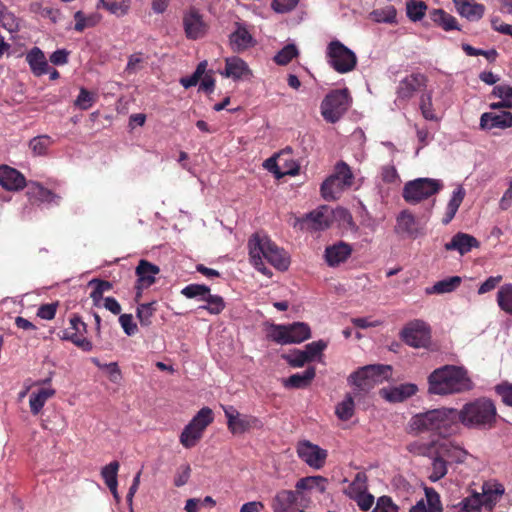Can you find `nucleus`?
Masks as SVG:
<instances>
[{
	"label": "nucleus",
	"instance_id": "nucleus-55",
	"mask_svg": "<svg viewBox=\"0 0 512 512\" xmlns=\"http://www.w3.org/2000/svg\"><path fill=\"white\" fill-rule=\"evenodd\" d=\"M75 26L74 29L78 32H82L87 27H92L97 23L95 16H85L82 11H77L74 14Z\"/></svg>",
	"mask_w": 512,
	"mask_h": 512
},
{
	"label": "nucleus",
	"instance_id": "nucleus-7",
	"mask_svg": "<svg viewBox=\"0 0 512 512\" xmlns=\"http://www.w3.org/2000/svg\"><path fill=\"white\" fill-rule=\"evenodd\" d=\"M350 96L347 89L330 92L321 103V114L330 123L337 122L350 107Z\"/></svg>",
	"mask_w": 512,
	"mask_h": 512
},
{
	"label": "nucleus",
	"instance_id": "nucleus-57",
	"mask_svg": "<svg viewBox=\"0 0 512 512\" xmlns=\"http://www.w3.org/2000/svg\"><path fill=\"white\" fill-rule=\"evenodd\" d=\"M425 496L428 504V512H442L440 496L433 488H425Z\"/></svg>",
	"mask_w": 512,
	"mask_h": 512
},
{
	"label": "nucleus",
	"instance_id": "nucleus-37",
	"mask_svg": "<svg viewBox=\"0 0 512 512\" xmlns=\"http://www.w3.org/2000/svg\"><path fill=\"white\" fill-rule=\"evenodd\" d=\"M461 277L452 276L436 282L431 288L427 289V293L444 294L454 291L461 284Z\"/></svg>",
	"mask_w": 512,
	"mask_h": 512
},
{
	"label": "nucleus",
	"instance_id": "nucleus-18",
	"mask_svg": "<svg viewBox=\"0 0 512 512\" xmlns=\"http://www.w3.org/2000/svg\"><path fill=\"white\" fill-rule=\"evenodd\" d=\"M332 221V209L322 206L319 209L310 212L303 219V224L314 231H320L328 228Z\"/></svg>",
	"mask_w": 512,
	"mask_h": 512
},
{
	"label": "nucleus",
	"instance_id": "nucleus-46",
	"mask_svg": "<svg viewBox=\"0 0 512 512\" xmlns=\"http://www.w3.org/2000/svg\"><path fill=\"white\" fill-rule=\"evenodd\" d=\"M367 489V475L364 472H358L355 475L352 483L347 488L346 493L350 498H352L366 492Z\"/></svg>",
	"mask_w": 512,
	"mask_h": 512
},
{
	"label": "nucleus",
	"instance_id": "nucleus-23",
	"mask_svg": "<svg viewBox=\"0 0 512 512\" xmlns=\"http://www.w3.org/2000/svg\"><path fill=\"white\" fill-rule=\"evenodd\" d=\"M479 246L478 240L469 234L458 232L455 234L450 242L445 244V249L447 251H457L461 255H464L472 250V248H476Z\"/></svg>",
	"mask_w": 512,
	"mask_h": 512
},
{
	"label": "nucleus",
	"instance_id": "nucleus-58",
	"mask_svg": "<svg viewBox=\"0 0 512 512\" xmlns=\"http://www.w3.org/2000/svg\"><path fill=\"white\" fill-rule=\"evenodd\" d=\"M284 358L292 367H302L310 361L304 350H294L290 354L285 355Z\"/></svg>",
	"mask_w": 512,
	"mask_h": 512
},
{
	"label": "nucleus",
	"instance_id": "nucleus-48",
	"mask_svg": "<svg viewBox=\"0 0 512 512\" xmlns=\"http://www.w3.org/2000/svg\"><path fill=\"white\" fill-rule=\"evenodd\" d=\"M118 470L119 463L117 461H113L102 468L101 476L103 477L105 484L107 485L108 488H114V486L118 485Z\"/></svg>",
	"mask_w": 512,
	"mask_h": 512
},
{
	"label": "nucleus",
	"instance_id": "nucleus-51",
	"mask_svg": "<svg viewBox=\"0 0 512 512\" xmlns=\"http://www.w3.org/2000/svg\"><path fill=\"white\" fill-rule=\"evenodd\" d=\"M420 110L426 120L437 121L438 117L432 108V94L430 92L423 93L420 97Z\"/></svg>",
	"mask_w": 512,
	"mask_h": 512
},
{
	"label": "nucleus",
	"instance_id": "nucleus-52",
	"mask_svg": "<svg viewBox=\"0 0 512 512\" xmlns=\"http://www.w3.org/2000/svg\"><path fill=\"white\" fill-rule=\"evenodd\" d=\"M332 176L337 177V180L347 188L352 185L353 174L345 162H340L336 165L335 173Z\"/></svg>",
	"mask_w": 512,
	"mask_h": 512
},
{
	"label": "nucleus",
	"instance_id": "nucleus-26",
	"mask_svg": "<svg viewBox=\"0 0 512 512\" xmlns=\"http://www.w3.org/2000/svg\"><path fill=\"white\" fill-rule=\"evenodd\" d=\"M222 74L228 78L239 80L251 76V70L244 60L234 56L225 60V71Z\"/></svg>",
	"mask_w": 512,
	"mask_h": 512
},
{
	"label": "nucleus",
	"instance_id": "nucleus-6",
	"mask_svg": "<svg viewBox=\"0 0 512 512\" xmlns=\"http://www.w3.org/2000/svg\"><path fill=\"white\" fill-rule=\"evenodd\" d=\"M392 368L389 365L373 364L359 368L352 373L348 382L362 390L369 389L391 376Z\"/></svg>",
	"mask_w": 512,
	"mask_h": 512
},
{
	"label": "nucleus",
	"instance_id": "nucleus-49",
	"mask_svg": "<svg viewBox=\"0 0 512 512\" xmlns=\"http://www.w3.org/2000/svg\"><path fill=\"white\" fill-rule=\"evenodd\" d=\"M203 301L207 304L200 306L199 309H205L211 314H219L225 307L223 298L218 295H212L210 292Z\"/></svg>",
	"mask_w": 512,
	"mask_h": 512
},
{
	"label": "nucleus",
	"instance_id": "nucleus-45",
	"mask_svg": "<svg viewBox=\"0 0 512 512\" xmlns=\"http://www.w3.org/2000/svg\"><path fill=\"white\" fill-rule=\"evenodd\" d=\"M202 433L199 432L197 429L192 427L191 425L187 424L185 428L183 429L181 435H180V443L185 448H191L194 447L197 442L202 438Z\"/></svg>",
	"mask_w": 512,
	"mask_h": 512
},
{
	"label": "nucleus",
	"instance_id": "nucleus-27",
	"mask_svg": "<svg viewBox=\"0 0 512 512\" xmlns=\"http://www.w3.org/2000/svg\"><path fill=\"white\" fill-rule=\"evenodd\" d=\"M256 44L252 35L243 27H238L230 35V46L234 52H243Z\"/></svg>",
	"mask_w": 512,
	"mask_h": 512
},
{
	"label": "nucleus",
	"instance_id": "nucleus-64",
	"mask_svg": "<svg viewBox=\"0 0 512 512\" xmlns=\"http://www.w3.org/2000/svg\"><path fill=\"white\" fill-rule=\"evenodd\" d=\"M495 389L502 401L506 405L512 406V384H500L497 385Z\"/></svg>",
	"mask_w": 512,
	"mask_h": 512
},
{
	"label": "nucleus",
	"instance_id": "nucleus-13",
	"mask_svg": "<svg viewBox=\"0 0 512 512\" xmlns=\"http://www.w3.org/2000/svg\"><path fill=\"white\" fill-rule=\"evenodd\" d=\"M224 413L227 418L228 428L233 434H242L252 427H257L259 424L257 418L241 415L233 406L224 407Z\"/></svg>",
	"mask_w": 512,
	"mask_h": 512
},
{
	"label": "nucleus",
	"instance_id": "nucleus-53",
	"mask_svg": "<svg viewBox=\"0 0 512 512\" xmlns=\"http://www.w3.org/2000/svg\"><path fill=\"white\" fill-rule=\"evenodd\" d=\"M298 54V50L294 44H288L280 50L274 57V61L279 65L288 64Z\"/></svg>",
	"mask_w": 512,
	"mask_h": 512
},
{
	"label": "nucleus",
	"instance_id": "nucleus-2",
	"mask_svg": "<svg viewBox=\"0 0 512 512\" xmlns=\"http://www.w3.org/2000/svg\"><path fill=\"white\" fill-rule=\"evenodd\" d=\"M454 415V408L446 407L417 413L409 419L405 430L412 436L429 432L446 436L454 426Z\"/></svg>",
	"mask_w": 512,
	"mask_h": 512
},
{
	"label": "nucleus",
	"instance_id": "nucleus-3",
	"mask_svg": "<svg viewBox=\"0 0 512 512\" xmlns=\"http://www.w3.org/2000/svg\"><path fill=\"white\" fill-rule=\"evenodd\" d=\"M454 412V425L460 422L467 428L479 430L491 429L497 416L496 407L488 398L468 402L460 410L454 408Z\"/></svg>",
	"mask_w": 512,
	"mask_h": 512
},
{
	"label": "nucleus",
	"instance_id": "nucleus-34",
	"mask_svg": "<svg viewBox=\"0 0 512 512\" xmlns=\"http://www.w3.org/2000/svg\"><path fill=\"white\" fill-rule=\"evenodd\" d=\"M431 20L442 27L444 30L449 31L452 29H459L457 26L456 18L442 9H434L429 13Z\"/></svg>",
	"mask_w": 512,
	"mask_h": 512
},
{
	"label": "nucleus",
	"instance_id": "nucleus-38",
	"mask_svg": "<svg viewBox=\"0 0 512 512\" xmlns=\"http://www.w3.org/2000/svg\"><path fill=\"white\" fill-rule=\"evenodd\" d=\"M213 411L209 407H203L188 423L203 434L206 427L213 422Z\"/></svg>",
	"mask_w": 512,
	"mask_h": 512
},
{
	"label": "nucleus",
	"instance_id": "nucleus-20",
	"mask_svg": "<svg viewBox=\"0 0 512 512\" xmlns=\"http://www.w3.org/2000/svg\"><path fill=\"white\" fill-rule=\"evenodd\" d=\"M0 185L9 191H18L25 187V177L9 166L0 167Z\"/></svg>",
	"mask_w": 512,
	"mask_h": 512
},
{
	"label": "nucleus",
	"instance_id": "nucleus-32",
	"mask_svg": "<svg viewBox=\"0 0 512 512\" xmlns=\"http://www.w3.org/2000/svg\"><path fill=\"white\" fill-rule=\"evenodd\" d=\"M346 188L345 185H342V183L337 180V177L331 175L322 183L321 194L327 201L335 200Z\"/></svg>",
	"mask_w": 512,
	"mask_h": 512
},
{
	"label": "nucleus",
	"instance_id": "nucleus-35",
	"mask_svg": "<svg viewBox=\"0 0 512 512\" xmlns=\"http://www.w3.org/2000/svg\"><path fill=\"white\" fill-rule=\"evenodd\" d=\"M100 6L109 13L121 17L128 13L130 0H99Z\"/></svg>",
	"mask_w": 512,
	"mask_h": 512
},
{
	"label": "nucleus",
	"instance_id": "nucleus-36",
	"mask_svg": "<svg viewBox=\"0 0 512 512\" xmlns=\"http://www.w3.org/2000/svg\"><path fill=\"white\" fill-rule=\"evenodd\" d=\"M496 300L499 308L512 316V283L504 284L499 288Z\"/></svg>",
	"mask_w": 512,
	"mask_h": 512
},
{
	"label": "nucleus",
	"instance_id": "nucleus-44",
	"mask_svg": "<svg viewBox=\"0 0 512 512\" xmlns=\"http://www.w3.org/2000/svg\"><path fill=\"white\" fill-rule=\"evenodd\" d=\"M426 10L427 5L425 4L424 1L409 0L406 3L407 16L413 22L421 20L424 17Z\"/></svg>",
	"mask_w": 512,
	"mask_h": 512
},
{
	"label": "nucleus",
	"instance_id": "nucleus-14",
	"mask_svg": "<svg viewBox=\"0 0 512 512\" xmlns=\"http://www.w3.org/2000/svg\"><path fill=\"white\" fill-rule=\"evenodd\" d=\"M298 491L283 490L276 494L272 502L274 512H303Z\"/></svg>",
	"mask_w": 512,
	"mask_h": 512
},
{
	"label": "nucleus",
	"instance_id": "nucleus-9",
	"mask_svg": "<svg viewBox=\"0 0 512 512\" xmlns=\"http://www.w3.org/2000/svg\"><path fill=\"white\" fill-rule=\"evenodd\" d=\"M273 341L285 345L301 343L311 337V330L304 322H295L288 325H274L270 334Z\"/></svg>",
	"mask_w": 512,
	"mask_h": 512
},
{
	"label": "nucleus",
	"instance_id": "nucleus-11",
	"mask_svg": "<svg viewBox=\"0 0 512 512\" xmlns=\"http://www.w3.org/2000/svg\"><path fill=\"white\" fill-rule=\"evenodd\" d=\"M298 457L305 462L309 467L314 469H321L327 458V451L320 446L313 444L308 440H304L297 445Z\"/></svg>",
	"mask_w": 512,
	"mask_h": 512
},
{
	"label": "nucleus",
	"instance_id": "nucleus-8",
	"mask_svg": "<svg viewBox=\"0 0 512 512\" xmlns=\"http://www.w3.org/2000/svg\"><path fill=\"white\" fill-rule=\"evenodd\" d=\"M328 62L338 73H348L356 67L355 53L338 40L330 42L327 48Z\"/></svg>",
	"mask_w": 512,
	"mask_h": 512
},
{
	"label": "nucleus",
	"instance_id": "nucleus-56",
	"mask_svg": "<svg viewBox=\"0 0 512 512\" xmlns=\"http://www.w3.org/2000/svg\"><path fill=\"white\" fill-rule=\"evenodd\" d=\"M36 196L42 202L59 204L61 197L40 184H35Z\"/></svg>",
	"mask_w": 512,
	"mask_h": 512
},
{
	"label": "nucleus",
	"instance_id": "nucleus-17",
	"mask_svg": "<svg viewBox=\"0 0 512 512\" xmlns=\"http://www.w3.org/2000/svg\"><path fill=\"white\" fill-rule=\"evenodd\" d=\"M449 447L447 442L438 445L436 455L432 457L431 473L428 477L430 481L437 482L447 474L448 467L445 457H449Z\"/></svg>",
	"mask_w": 512,
	"mask_h": 512
},
{
	"label": "nucleus",
	"instance_id": "nucleus-25",
	"mask_svg": "<svg viewBox=\"0 0 512 512\" xmlns=\"http://www.w3.org/2000/svg\"><path fill=\"white\" fill-rule=\"evenodd\" d=\"M135 272L139 288H147L155 283V277L160 272V268L147 260H140Z\"/></svg>",
	"mask_w": 512,
	"mask_h": 512
},
{
	"label": "nucleus",
	"instance_id": "nucleus-28",
	"mask_svg": "<svg viewBox=\"0 0 512 512\" xmlns=\"http://www.w3.org/2000/svg\"><path fill=\"white\" fill-rule=\"evenodd\" d=\"M466 195V191L462 185H458L452 192L451 198L446 206L442 223L444 225L449 224L455 217L460 205L462 204Z\"/></svg>",
	"mask_w": 512,
	"mask_h": 512
},
{
	"label": "nucleus",
	"instance_id": "nucleus-15",
	"mask_svg": "<svg viewBox=\"0 0 512 512\" xmlns=\"http://www.w3.org/2000/svg\"><path fill=\"white\" fill-rule=\"evenodd\" d=\"M183 26L188 39L202 38L207 32V26L202 19V15L194 8L184 14Z\"/></svg>",
	"mask_w": 512,
	"mask_h": 512
},
{
	"label": "nucleus",
	"instance_id": "nucleus-30",
	"mask_svg": "<svg viewBox=\"0 0 512 512\" xmlns=\"http://www.w3.org/2000/svg\"><path fill=\"white\" fill-rule=\"evenodd\" d=\"M316 371L314 367L307 368L302 373H296L283 380V384L287 388L300 389L309 386L314 379Z\"/></svg>",
	"mask_w": 512,
	"mask_h": 512
},
{
	"label": "nucleus",
	"instance_id": "nucleus-39",
	"mask_svg": "<svg viewBox=\"0 0 512 512\" xmlns=\"http://www.w3.org/2000/svg\"><path fill=\"white\" fill-rule=\"evenodd\" d=\"M355 411V403L351 394H346L345 398L336 405L335 414L342 421H348L352 418Z\"/></svg>",
	"mask_w": 512,
	"mask_h": 512
},
{
	"label": "nucleus",
	"instance_id": "nucleus-10",
	"mask_svg": "<svg viewBox=\"0 0 512 512\" xmlns=\"http://www.w3.org/2000/svg\"><path fill=\"white\" fill-rule=\"evenodd\" d=\"M401 339L413 348H425L429 345L431 331L423 320H413L407 323L400 333Z\"/></svg>",
	"mask_w": 512,
	"mask_h": 512
},
{
	"label": "nucleus",
	"instance_id": "nucleus-61",
	"mask_svg": "<svg viewBox=\"0 0 512 512\" xmlns=\"http://www.w3.org/2000/svg\"><path fill=\"white\" fill-rule=\"evenodd\" d=\"M144 58L141 53L132 54L129 57L126 72L129 74H134L143 68Z\"/></svg>",
	"mask_w": 512,
	"mask_h": 512
},
{
	"label": "nucleus",
	"instance_id": "nucleus-40",
	"mask_svg": "<svg viewBox=\"0 0 512 512\" xmlns=\"http://www.w3.org/2000/svg\"><path fill=\"white\" fill-rule=\"evenodd\" d=\"M397 11L394 6L388 5L384 8L376 9L370 13V17L377 23H396Z\"/></svg>",
	"mask_w": 512,
	"mask_h": 512
},
{
	"label": "nucleus",
	"instance_id": "nucleus-21",
	"mask_svg": "<svg viewBox=\"0 0 512 512\" xmlns=\"http://www.w3.org/2000/svg\"><path fill=\"white\" fill-rule=\"evenodd\" d=\"M480 127L489 130L493 128H510L512 127V113L508 111L483 113L480 118Z\"/></svg>",
	"mask_w": 512,
	"mask_h": 512
},
{
	"label": "nucleus",
	"instance_id": "nucleus-24",
	"mask_svg": "<svg viewBox=\"0 0 512 512\" xmlns=\"http://www.w3.org/2000/svg\"><path fill=\"white\" fill-rule=\"evenodd\" d=\"M453 3L457 12L470 21H477L484 15V5L476 3L474 0H453Z\"/></svg>",
	"mask_w": 512,
	"mask_h": 512
},
{
	"label": "nucleus",
	"instance_id": "nucleus-54",
	"mask_svg": "<svg viewBox=\"0 0 512 512\" xmlns=\"http://www.w3.org/2000/svg\"><path fill=\"white\" fill-rule=\"evenodd\" d=\"M461 510L464 512H480L482 502L480 493L474 492L471 496L464 498L461 503Z\"/></svg>",
	"mask_w": 512,
	"mask_h": 512
},
{
	"label": "nucleus",
	"instance_id": "nucleus-16",
	"mask_svg": "<svg viewBox=\"0 0 512 512\" xmlns=\"http://www.w3.org/2000/svg\"><path fill=\"white\" fill-rule=\"evenodd\" d=\"M396 232L407 237L417 238L423 234V228L420 227L416 217L409 211L403 210L396 218Z\"/></svg>",
	"mask_w": 512,
	"mask_h": 512
},
{
	"label": "nucleus",
	"instance_id": "nucleus-12",
	"mask_svg": "<svg viewBox=\"0 0 512 512\" xmlns=\"http://www.w3.org/2000/svg\"><path fill=\"white\" fill-rule=\"evenodd\" d=\"M427 79L423 74L415 73L406 76L399 82L397 87V99L400 101L410 100L416 92L425 90Z\"/></svg>",
	"mask_w": 512,
	"mask_h": 512
},
{
	"label": "nucleus",
	"instance_id": "nucleus-22",
	"mask_svg": "<svg viewBox=\"0 0 512 512\" xmlns=\"http://www.w3.org/2000/svg\"><path fill=\"white\" fill-rule=\"evenodd\" d=\"M352 253V248L345 242H338L325 249V260L330 267L338 266L345 262Z\"/></svg>",
	"mask_w": 512,
	"mask_h": 512
},
{
	"label": "nucleus",
	"instance_id": "nucleus-5",
	"mask_svg": "<svg viewBox=\"0 0 512 512\" xmlns=\"http://www.w3.org/2000/svg\"><path fill=\"white\" fill-rule=\"evenodd\" d=\"M443 185L440 180L433 178H417L405 183L402 191L403 199L416 205L437 194Z\"/></svg>",
	"mask_w": 512,
	"mask_h": 512
},
{
	"label": "nucleus",
	"instance_id": "nucleus-41",
	"mask_svg": "<svg viewBox=\"0 0 512 512\" xmlns=\"http://www.w3.org/2000/svg\"><path fill=\"white\" fill-rule=\"evenodd\" d=\"M156 308L155 302L139 304L136 310V316L141 326L149 327L152 324Z\"/></svg>",
	"mask_w": 512,
	"mask_h": 512
},
{
	"label": "nucleus",
	"instance_id": "nucleus-19",
	"mask_svg": "<svg viewBox=\"0 0 512 512\" xmlns=\"http://www.w3.org/2000/svg\"><path fill=\"white\" fill-rule=\"evenodd\" d=\"M418 391V387L412 383L400 384L398 386L382 388L380 395L388 402L400 403L412 397Z\"/></svg>",
	"mask_w": 512,
	"mask_h": 512
},
{
	"label": "nucleus",
	"instance_id": "nucleus-33",
	"mask_svg": "<svg viewBox=\"0 0 512 512\" xmlns=\"http://www.w3.org/2000/svg\"><path fill=\"white\" fill-rule=\"evenodd\" d=\"M55 390L52 388H42L37 392H33L29 398V406L33 415H37L44 407L46 401L53 397Z\"/></svg>",
	"mask_w": 512,
	"mask_h": 512
},
{
	"label": "nucleus",
	"instance_id": "nucleus-62",
	"mask_svg": "<svg viewBox=\"0 0 512 512\" xmlns=\"http://www.w3.org/2000/svg\"><path fill=\"white\" fill-rule=\"evenodd\" d=\"M397 509L390 497L382 496L377 500L373 512H397Z\"/></svg>",
	"mask_w": 512,
	"mask_h": 512
},
{
	"label": "nucleus",
	"instance_id": "nucleus-43",
	"mask_svg": "<svg viewBox=\"0 0 512 512\" xmlns=\"http://www.w3.org/2000/svg\"><path fill=\"white\" fill-rule=\"evenodd\" d=\"M318 488L320 492H324L326 489V479L321 476H310L300 479L296 484V489L299 490H309L313 488Z\"/></svg>",
	"mask_w": 512,
	"mask_h": 512
},
{
	"label": "nucleus",
	"instance_id": "nucleus-59",
	"mask_svg": "<svg viewBox=\"0 0 512 512\" xmlns=\"http://www.w3.org/2000/svg\"><path fill=\"white\" fill-rule=\"evenodd\" d=\"M94 103L93 95L86 89L81 88L80 93L75 100V105L82 110L91 108Z\"/></svg>",
	"mask_w": 512,
	"mask_h": 512
},
{
	"label": "nucleus",
	"instance_id": "nucleus-31",
	"mask_svg": "<svg viewBox=\"0 0 512 512\" xmlns=\"http://www.w3.org/2000/svg\"><path fill=\"white\" fill-rule=\"evenodd\" d=\"M26 60L36 76H41L48 72V63L44 53L37 47H34L26 56Z\"/></svg>",
	"mask_w": 512,
	"mask_h": 512
},
{
	"label": "nucleus",
	"instance_id": "nucleus-50",
	"mask_svg": "<svg viewBox=\"0 0 512 512\" xmlns=\"http://www.w3.org/2000/svg\"><path fill=\"white\" fill-rule=\"evenodd\" d=\"M209 292L210 288L201 284H190L184 287L181 291V293L187 298H199L200 300H204Z\"/></svg>",
	"mask_w": 512,
	"mask_h": 512
},
{
	"label": "nucleus",
	"instance_id": "nucleus-60",
	"mask_svg": "<svg viewBox=\"0 0 512 512\" xmlns=\"http://www.w3.org/2000/svg\"><path fill=\"white\" fill-rule=\"evenodd\" d=\"M326 346L327 344L323 340L314 341L305 346L304 352L308 359L311 361L318 354H320L326 348Z\"/></svg>",
	"mask_w": 512,
	"mask_h": 512
},
{
	"label": "nucleus",
	"instance_id": "nucleus-1",
	"mask_svg": "<svg viewBox=\"0 0 512 512\" xmlns=\"http://www.w3.org/2000/svg\"><path fill=\"white\" fill-rule=\"evenodd\" d=\"M248 247L252 265L264 275L270 273L263 262L264 259L278 270L288 269L290 261L287 253L273 243L268 236L260 233L253 234L249 239Z\"/></svg>",
	"mask_w": 512,
	"mask_h": 512
},
{
	"label": "nucleus",
	"instance_id": "nucleus-42",
	"mask_svg": "<svg viewBox=\"0 0 512 512\" xmlns=\"http://www.w3.org/2000/svg\"><path fill=\"white\" fill-rule=\"evenodd\" d=\"M269 171L275 174L277 179L282 178L285 175H297L299 173V165L293 163L291 166H287L284 169H280L274 158H269L265 161L264 165Z\"/></svg>",
	"mask_w": 512,
	"mask_h": 512
},
{
	"label": "nucleus",
	"instance_id": "nucleus-63",
	"mask_svg": "<svg viewBox=\"0 0 512 512\" xmlns=\"http://www.w3.org/2000/svg\"><path fill=\"white\" fill-rule=\"evenodd\" d=\"M0 25L9 32H15L18 29L16 17L8 10L0 17Z\"/></svg>",
	"mask_w": 512,
	"mask_h": 512
},
{
	"label": "nucleus",
	"instance_id": "nucleus-4",
	"mask_svg": "<svg viewBox=\"0 0 512 512\" xmlns=\"http://www.w3.org/2000/svg\"><path fill=\"white\" fill-rule=\"evenodd\" d=\"M428 391L435 395L461 393L471 388L466 370L454 365H445L435 369L428 377Z\"/></svg>",
	"mask_w": 512,
	"mask_h": 512
},
{
	"label": "nucleus",
	"instance_id": "nucleus-29",
	"mask_svg": "<svg viewBox=\"0 0 512 512\" xmlns=\"http://www.w3.org/2000/svg\"><path fill=\"white\" fill-rule=\"evenodd\" d=\"M503 493L504 487L501 484L485 483L482 486V493H480L482 506L488 510H492Z\"/></svg>",
	"mask_w": 512,
	"mask_h": 512
},
{
	"label": "nucleus",
	"instance_id": "nucleus-47",
	"mask_svg": "<svg viewBox=\"0 0 512 512\" xmlns=\"http://www.w3.org/2000/svg\"><path fill=\"white\" fill-rule=\"evenodd\" d=\"M52 144V140L47 135L34 137L29 142V147L35 156L45 155L48 147Z\"/></svg>",
	"mask_w": 512,
	"mask_h": 512
}]
</instances>
